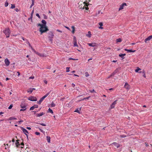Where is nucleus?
I'll return each instance as SVG.
<instances>
[{
  "mask_svg": "<svg viewBox=\"0 0 152 152\" xmlns=\"http://www.w3.org/2000/svg\"><path fill=\"white\" fill-rule=\"evenodd\" d=\"M86 76V77H87L89 76V74L87 72H86L85 73Z\"/></svg>",
  "mask_w": 152,
  "mask_h": 152,
  "instance_id": "nucleus-55",
  "label": "nucleus"
},
{
  "mask_svg": "<svg viewBox=\"0 0 152 152\" xmlns=\"http://www.w3.org/2000/svg\"><path fill=\"white\" fill-rule=\"evenodd\" d=\"M39 124L43 126H46V124L43 123H39Z\"/></svg>",
  "mask_w": 152,
  "mask_h": 152,
  "instance_id": "nucleus-50",
  "label": "nucleus"
},
{
  "mask_svg": "<svg viewBox=\"0 0 152 152\" xmlns=\"http://www.w3.org/2000/svg\"><path fill=\"white\" fill-rule=\"evenodd\" d=\"M126 54L125 53H124V54H119V56L121 58H122V59H124V56H126Z\"/></svg>",
  "mask_w": 152,
  "mask_h": 152,
  "instance_id": "nucleus-18",
  "label": "nucleus"
},
{
  "mask_svg": "<svg viewBox=\"0 0 152 152\" xmlns=\"http://www.w3.org/2000/svg\"><path fill=\"white\" fill-rule=\"evenodd\" d=\"M4 62L6 66H8L10 65V62L8 58H6L5 59Z\"/></svg>",
  "mask_w": 152,
  "mask_h": 152,
  "instance_id": "nucleus-6",
  "label": "nucleus"
},
{
  "mask_svg": "<svg viewBox=\"0 0 152 152\" xmlns=\"http://www.w3.org/2000/svg\"><path fill=\"white\" fill-rule=\"evenodd\" d=\"M83 4H84V6H83V7L82 8V6L80 7V6H79L80 8H82V9H85L86 10H87L88 9V4L85 1L83 3Z\"/></svg>",
  "mask_w": 152,
  "mask_h": 152,
  "instance_id": "nucleus-3",
  "label": "nucleus"
},
{
  "mask_svg": "<svg viewBox=\"0 0 152 152\" xmlns=\"http://www.w3.org/2000/svg\"><path fill=\"white\" fill-rule=\"evenodd\" d=\"M73 42H74V47H78V45L77 44V40L76 38L75 37H74L73 38Z\"/></svg>",
  "mask_w": 152,
  "mask_h": 152,
  "instance_id": "nucleus-5",
  "label": "nucleus"
},
{
  "mask_svg": "<svg viewBox=\"0 0 152 152\" xmlns=\"http://www.w3.org/2000/svg\"><path fill=\"white\" fill-rule=\"evenodd\" d=\"M50 91L48 93H47L46 94H45V96H44L46 98V97H47L50 94Z\"/></svg>",
  "mask_w": 152,
  "mask_h": 152,
  "instance_id": "nucleus-44",
  "label": "nucleus"
},
{
  "mask_svg": "<svg viewBox=\"0 0 152 152\" xmlns=\"http://www.w3.org/2000/svg\"><path fill=\"white\" fill-rule=\"evenodd\" d=\"M21 129L23 133L25 134L27 133H28V131L25 129H24L23 127H22Z\"/></svg>",
  "mask_w": 152,
  "mask_h": 152,
  "instance_id": "nucleus-12",
  "label": "nucleus"
},
{
  "mask_svg": "<svg viewBox=\"0 0 152 152\" xmlns=\"http://www.w3.org/2000/svg\"><path fill=\"white\" fill-rule=\"evenodd\" d=\"M120 137L122 138H124L126 137V136L125 135H121Z\"/></svg>",
  "mask_w": 152,
  "mask_h": 152,
  "instance_id": "nucleus-48",
  "label": "nucleus"
},
{
  "mask_svg": "<svg viewBox=\"0 0 152 152\" xmlns=\"http://www.w3.org/2000/svg\"><path fill=\"white\" fill-rule=\"evenodd\" d=\"M116 42H121L122 41V39L121 38H118L116 40Z\"/></svg>",
  "mask_w": 152,
  "mask_h": 152,
  "instance_id": "nucleus-28",
  "label": "nucleus"
},
{
  "mask_svg": "<svg viewBox=\"0 0 152 152\" xmlns=\"http://www.w3.org/2000/svg\"><path fill=\"white\" fill-rule=\"evenodd\" d=\"M35 134L37 135H40V133L39 132H36L35 133Z\"/></svg>",
  "mask_w": 152,
  "mask_h": 152,
  "instance_id": "nucleus-41",
  "label": "nucleus"
},
{
  "mask_svg": "<svg viewBox=\"0 0 152 152\" xmlns=\"http://www.w3.org/2000/svg\"><path fill=\"white\" fill-rule=\"evenodd\" d=\"M51 105V107H54L56 105L53 102H52Z\"/></svg>",
  "mask_w": 152,
  "mask_h": 152,
  "instance_id": "nucleus-35",
  "label": "nucleus"
},
{
  "mask_svg": "<svg viewBox=\"0 0 152 152\" xmlns=\"http://www.w3.org/2000/svg\"><path fill=\"white\" fill-rule=\"evenodd\" d=\"M69 69L70 68L69 67H66V72H69Z\"/></svg>",
  "mask_w": 152,
  "mask_h": 152,
  "instance_id": "nucleus-37",
  "label": "nucleus"
},
{
  "mask_svg": "<svg viewBox=\"0 0 152 152\" xmlns=\"http://www.w3.org/2000/svg\"><path fill=\"white\" fill-rule=\"evenodd\" d=\"M71 28L72 29V32L73 34H74L75 32V28L74 26H72Z\"/></svg>",
  "mask_w": 152,
  "mask_h": 152,
  "instance_id": "nucleus-26",
  "label": "nucleus"
},
{
  "mask_svg": "<svg viewBox=\"0 0 152 152\" xmlns=\"http://www.w3.org/2000/svg\"><path fill=\"white\" fill-rule=\"evenodd\" d=\"M26 108H24V109H21L20 110V111H25L26 110Z\"/></svg>",
  "mask_w": 152,
  "mask_h": 152,
  "instance_id": "nucleus-58",
  "label": "nucleus"
},
{
  "mask_svg": "<svg viewBox=\"0 0 152 152\" xmlns=\"http://www.w3.org/2000/svg\"><path fill=\"white\" fill-rule=\"evenodd\" d=\"M20 107L21 108L23 109L26 108V106L25 105L24 102H22L20 105Z\"/></svg>",
  "mask_w": 152,
  "mask_h": 152,
  "instance_id": "nucleus-11",
  "label": "nucleus"
},
{
  "mask_svg": "<svg viewBox=\"0 0 152 152\" xmlns=\"http://www.w3.org/2000/svg\"><path fill=\"white\" fill-rule=\"evenodd\" d=\"M115 105H113V104H112L111 105V108H113L114 107H115Z\"/></svg>",
  "mask_w": 152,
  "mask_h": 152,
  "instance_id": "nucleus-49",
  "label": "nucleus"
},
{
  "mask_svg": "<svg viewBox=\"0 0 152 152\" xmlns=\"http://www.w3.org/2000/svg\"><path fill=\"white\" fill-rule=\"evenodd\" d=\"M124 86L125 88L126 89L129 90L130 88V86L126 82L125 83Z\"/></svg>",
  "mask_w": 152,
  "mask_h": 152,
  "instance_id": "nucleus-9",
  "label": "nucleus"
},
{
  "mask_svg": "<svg viewBox=\"0 0 152 152\" xmlns=\"http://www.w3.org/2000/svg\"><path fill=\"white\" fill-rule=\"evenodd\" d=\"M50 91L48 93H47L46 94H45V96H44L46 98V97H47L50 94Z\"/></svg>",
  "mask_w": 152,
  "mask_h": 152,
  "instance_id": "nucleus-47",
  "label": "nucleus"
},
{
  "mask_svg": "<svg viewBox=\"0 0 152 152\" xmlns=\"http://www.w3.org/2000/svg\"><path fill=\"white\" fill-rule=\"evenodd\" d=\"M28 100L31 101H37V98L36 97L31 96L29 97Z\"/></svg>",
  "mask_w": 152,
  "mask_h": 152,
  "instance_id": "nucleus-4",
  "label": "nucleus"
},
{
  "mask_svg": "<svg viewBox=\"0 0 152 152\" xmlns=\"http://www.w3.org/2000/svg\"><path fill=\"white\" fill-rule=\"evenodd\" d=\"M34 10H33V11H32L31 13V17H33V15L34 13Z\"/></svg>",
  "mask_w": 152,
  "mask_h": 152,
  "instance_id": "nucleus-56",
  "label": "nucleus"
},
{
  "mask_svg": "<svg viewBox=\"0 0 152 152\" xmlns=\"http://www.w3.org/2000/svg\"><path fill=\"white\" fill-rule=\"evenodd\" d=\"M34 78V77L33 76H31L29 77V79H33Z\"/></svg>",
  "mask_w": 152,
  "mask_h": 152,
  "instance_id": "nucleus-62",
  "label": "nucleus"
},
{
  "mask_svg": "<svg viewBox=\"0 0 152 152\" xmlns=\"http://www.w3.org/2000/svg\"><path fill=\"white\" fill-rule=\"evenodd\" d=\"M31 49L32 50L34 51L35 53H36L37 52H36V51L32 47H31Z\"/></svg>",
  "mask_w": 152,
  "mask_h": 152,
  "instance_id": "nucleus-42",
  "label": "nucleus"
},
{
  "mask_svg": "<svg viewBox=\"0 0 152 152\" xmlns=\"http://www.w3.org/2000/svg\"><path fill=\"white\" fill-rule=\"evenodd\" d=\"M99 25L100 26H103V23L102 22H100L99 23Z\"/></svg>",
  "mask_w": 152,
  "mask_h": 152,
  "instance_id": "nucleus-59",
  "label": "nucleus"
},
{
  "mask_svg": "<svg viewBox=\"0 0 152 152\" xmlns=\"http://www.w3.org/2000/svg\"><path fill=\"white\" fill-rule=\"evenodd\" d=\"M50 91L48 93H47L46 94H45V96H44L46 98V97H47L50 94Z\"/></svg>",
  "mask_w": 152,
  "mask_h": 152,
  "instance_id": "nucleus-45",
  "label": "nucleus"
},
{
  "mask_svg": "<svg viewBox=\"0 0 152 152\" xmlns=\"http://www.w3.org/2000/svg\"><path fill=\"white\" fill-rule=\"evenodd\" d=\"M143 77H146L145 75V73L144 70L143 71Z\"/></svg>",
  "mask_w": 152,
  "mask_h": 152,
  "instance_id": "nucleus-61",
  "label": "nucleus"
},
{
  "mask_svg": "<svg viewBox=\"0 0 152 152\" xmlns=\"http://www.w3.org/2000/svg\"><path fill=\"white\" fill-rule=\"evenodd\" d=\"M32 18H33V17H31V16L30 17V18H28V20H31V21H32Z\"/></svg>",
  "mask_w": 152,
  "mask_h": 152,
  "instance_id": "nucleus-57",
  "label": "nucleus"
},
{
  "mask_svg": "<svg viewBox=\"0 0 152 152\" xmlns=\"http://www.w3.org/2000/svg\"><path fill=\"white\" fill-rule=\"evenodd\" d=\"M141 70V69L138 67H137V69L135 70V71L136 72H138V71Z\"/></svg>",
  "mask_w": 152,
  "mask_h": 152,
  "instance_id": "nucleus-32",
  "label": "nucleus"
},
{
  "mask_svg": "<svg viewBox=\"0 0 152 152\" xmlns=\"http://www.w3.org/2000/svg\"><path fill=\"white\" fill-rule=\"evenodd\" d=\"M3 32L6 35V37L7 38L9 37L10 32L9 28L5 29L3 31Z\"/></svg>",
  "mask_w": 152,
  "mask_h": 152,
  "instance_id": "nucleus-2",
  "label": "nucleus"
},
{
  "mask_svg": "<svg viewBox=\"0 0 152 152\" xmlns=\"http://www.w3.org/2000/svg\"><path fill=\"white\" fill-rule=\"evenodd\" d=\"M30 91H28V92H29L31 94L32 93V92L33 90H35V88H30Z\"/></svg>",
  "mask_w": 152,
  "mask_h": 152,
  "instance_id": "nucleus-21",
  "label": "nucleus"
},
{
  "mask_svg": "<svg viewBox=\"0 0 152 152\" xmlns=\"http://www.w3.org/2000/svg\"><path fill=\"white\" fill-rule=\"evenodd\" d=\"M44 114V113L43 112H42L40 113H37L36 114V116L37 117H39L43 115Z\"/></svg>",
  "mask_w": 152,
  "mask_h": 152,
  "instance_id": "nucleus-16",
  "label": "nucleus"
},
{
  "mask_svg": "<svg viewBox=\"0 0 152 152\" xmlns=\"http://www.w3.org/2000/svg\"><path fill=\"white\" fill-rule=\"evenodd\" d=\"M42 23L43 24H42V25H44L43 26H46V21L44 20H42V21H41Z\"/></svg>",
  "mask_w": 152,
  "mask_h": 152,
  "instance_id": "nucleus-17",
  "label": "nucleus"
},
{
  "mask_svg": "<svg viewBox=\"0 0 152 152\" xmlns=\"http://www.w3.org/2000/svg\"><path fill=\"white\" fill-rule=\"evenodd\" d=\"M88 34L87 35V36H88L89 37H91V35L90 31H89L88 32Z\"/></svg>",
  "mask_w": 152,
  "mask_h": 152,
  "instance_id": "nucleus-34",
  "label": "nucleus"
},
{
  "mask_svg": "<svg viewBox=\"0 0 152 152\" xmlns=\"http://www.w3.org/2000/svg\"><path fill=\"white\" fill-rule=\"evenodd\" d=\"M124 50L125 51H128V52H134L135 51V50H132L127 49H126V48L124 49Z\"/></svg>",
  "mask_w": 152,
  "mask_h": 152,
  "instance_id": "nucleus-20",
  "label": "nucleus"
},
{
  "mask_svg": "<svg viewBox=\"0 0 152 152\" xmlns=\"http://www.w3.org/2000/svg\"><path fill=\"white\" fill-rule=\"evenodd\" d=\"M11 7H10L11 9H13L15 7V5L14 4H11Z\"/></svg>",
  "mask_w": 152,
  "mask_h": 152,
  "instance_id": "nucleus-30",
  "label": "nucleus"
},
{
  "mask_svg": "<svg viewBox=\"0 0 152 152\" xmlns=\"http://www.w3.org/2000/svg\"><path fill=\"white\" fill-rule=\"evenodd\" d=\"M43 16H44V19H47V18H48L47 16L46 15H45V14H44L43 15Z\"/></svg>",
  "mask_w": 152,
  "mask_h": 152,
  "instance_id": "nucleus-39",
  "label": "nucleus"
},
{
  "mask_svg": "<svg viewBox=\"0 0 152 152\" xmlns=\"http://www.w3.org/2000/svg\"><path fill=\"white\" fill-rule=\"evenodd\" d=\"M38 26H40V28L39 29H41V28H43V27L44 25H42V24H41L40 23H39L38 24Z\"/></svg>",
  "mask_w": 152,
  "mask_h": 152,
  "instance_id": "nucleus-27",
  "label": "nucleus"
},
{
  "mask_svg": "<svg viewBox=\"0 0 152 152\" xmlns=\"http://www.w3.org/2000/svg\"><path fill=\"white\" fill-rule=\"evenodd\" d=\"M19 140H17L16 142L15 143V144L16 145V146L17 147H18V145L19 144Z\"/></svg>",
  "mask_w": 152,
  "mask_h": 152,
  "instance_id": "nucleus-33",
  "label": "nucleus"
},
{
  "mask_svg": "<svg viewBox=\"0 0 152 152\" xmlns=\"http://www.w3.org/2000/svg\"><path fill=\"white\" fill-rule=\"evenodd\" d=\"M15 10L17 12H18L19 11V10H18V9L17 8H15Z\"/></svg>",
  "mask_w": 152,
  "mask_h": 152,
  "instance_id": "nucleus-63",
  "label": "nucleus"
},
{
  "mask_svg": "<svg viewBox=\"0 0 152 152\" xmlns=\"http://www.w3.org/2000/svg\"><path fill=\"white\" fill-rule=\"evenodd\" d=\"M50 136H47V142L48 143L50 142Z\"/></svg>",
  "mask_w": 152,
  "mask_h": 152,
  "instance_id": "nucleus-22",
  "label": "nucleus"
},
{
  "mask_svg": "<svg viewBox=\"0 0 152 152\" xmlns=\"http://www.w3.org/2000/svg\"><path fill=\"white\" fill-rule=\"evenodd\" d=\"M127 5L126 3H123L121 5H120V7L119 9V10H121L123 9L124 7L125 6H126Z\"/></svg>",
  "mask_w": 152,
  "mask_h": 152,
  "instance_id": "nucleus-8",
  "label": "nucleus"
},
{
  "mask_svg": "<svg viewBox=\"0 0 152 152\" xmlns=\"http://www.w3.org/2000/svg\"><path fill=\"white\" fill-rule=\"evenodd\" d=\"M50 91L48 93H47L46 94H45V96H44L46 98V97H47L50 94Z\"/></svg>",
  "mask_w": 152,
  "mask_h": 152,
  "instance_id": "nucleus-43",
  "label": "nucleus"
},
{
  "mask_svg": "<svg viewBox=\"0 0 152 152\" xmlns=\"http://www.w3.org/2000/svg\"><path fill=\"white\" fill-rule=\"evenodd\" d=\"M17 119L16 118L14 117H10V118H9V119L10 120H15V119Z\"/></svg>",
  "mask_w": 152,
  "mask_h": 152,
  "instance_id": "nucleus-38",
  "label": "nucleus"
},
{
  "mask_svg": "<svg viewBox=\"0 0 152 152\" xmlns=\"http://www.w3.org/2000/svg\"><path fill=\"white\" fill-rule=\"evenodd\" d=\"M50 91L48 93H47L46 94H45V96H44L46 98V97H47L50 94Z\"/></svg>",
  "mask_w": 152,
  "mask_h": 152,
  "instance_id": "nucleus-46",
  "label": "nucleus"
},
{
  "mask_svg": "<svg viewBox=\"0 0 152 152\" xmlns=\"http://www.w3.org/2000/svg\"><path fill=\"white\" fill-rule=\"evenodd\" d=\"M118 72V69H115L111 75H110V76H113L116 73H117Z\"/></svg>",
  "mask_w": 152,
  "mask_h": 152,
  "instance_id": "nucleus-15",
  "label": "nucleus"
},
{
  "mask_svg": "<svg viewBox=\"0 0 152 152\" xmlns=\"http://www.w3.org/2000/svg\"><path fill=\"white\" fill-rule=\"evenodd\" d=\"M152 38V35L150 36L145 39V42L146 43L148 41L150 40Z\"/></svg>",
  "mask_w": 152,
  "mask_h": 152,
  "instance_id": "nucleus-14",
  "label": "nucleus"
},
{
  "mask_svg": "<svg viewBox=\"0 0 152 152\" xmlns=\"http://www.w3.org/2000/svg\"><path fill=\"white\" fill-rule=\"evenodd\" d=\"M69 60H76L75 59H74L73 58H69V59H68Z\"/></svg>",
  "mask_w": 152,
  "mask_h": 152,
  "instance_id": "nucleus-51",
  "label": "nucleus"
},
{
  "mask_svg": "<svg viewBox=\"0 0 152 152\" xmlns=\"http://www.w3.org/2000/svg\"><path fill=\"white\" fill-rule=\"evenodd\" d=\"M36 54H37L39 56H41V57H43L44 56L43 55H42L41 54H40L38 52H37Z\"/></svg>",
  "mask_w": 152,
  "mask_h": 152,
  "instance_id": "nucleus-31",
  "label": "nucleus"
},
{
  "mask_svg": "<svg viewBox=\"0 0 152 152\" xmlns=\"http://www.w3.org/2000/svg\"><path fill=\"white\" fill-rule=\"evenodd\" d=\"M117 101V100H115V101H114L113 102V103H112L113 104V105H115V104H116V102Z\"/></svg>",
  "mask_w": 152,
  "mask_h": 152,
  "instance_id": "nucleus-53",
  "label": "nucleus"
},
{
  "mask_svg": "<svg viewBox=\"0 0 152 152\" xmlns=\"http://www.w3.org/2000/svg\"><path fill=\"white\" fill-rule=\"evenodd\" d=\"M48 112L52 114L53 113V112L52 110H51L50 108H49L48 111Z\"/></svg>",
  "mask_w": 152,
  "mask_h": 152,
  "instance_id": "nucleus-24",
  "label": "nucleus"
},
{
  "mask_svg": "<svg viewBox=\"0 0 152 152\" xmlns=\"http://www.w3.org/2000/svg\"><path fill=\"white\" fill-rule=\"evenodd\" d=\"M25 41H26L27 44H28L29 45V46L31 48V47H32L30 45L29 42L28 41V40L27 39H26Z\"/></svg>",
  "mask_w": 152,
  "mask_h": 152,
  "instance_id": "nucleus-25",
  "label": "nucleus"
},
{
  "mask_svg": "<svg viewBox=\"0 0 152 152\" xmlns=\"http://www.w3.org/2000/svg\"><path fill=\"white\" fill-rule=\"evenodd\" d=\"M49 36L48 38H53L54 36V35L52 31H50L48 33Z\"/></svg>",
  "mask_w": 152,
  "mask_h": 152,
  "instance_id": "nucleus-7",
  "label": "nucleus"
},
{
  "mask_svg": "<svg viewBox=\"0 0 152 152\" xmlns=\"http://www.w3.org/2000/svg\"><path fill=\"white\" fill-rule=\"evenodd\" d=\"M38 105L36 104H34L33 106H32L30 108V110H33L35 108H38Z\"/></svg>",
  "mask_w": 152,
  "mask_h": 152,
  "instance_id": "nucleus-10",
  "label": "nucleus"
},
{
  "mask_svg": "<svg viewBox=\"0 0 152 152\" xmlns=\"http://www.w3.org/2000/svg\"><path fill=\"white\" fill-rule=\"evenodd\" d=\"M43 27L42 28L39 29V31L41 32V34H42L43 33L46 32L49 30L47 26H43Z\"/></svg>",
  "mask_w": 152,
  "mask_h": 152,
  "instance_id": "nucleus-1",
  "label": "nucleus"
},
{
  "mask_svg": "<svg viewBox=\"0 0 152 152\" xmlns=\"http://www.w3.org/2000/svg\"><path fill=\"white\" fill-rule=\"evenodd\" d=\"M49 38V40L52 42V41H53V39H52L53 38Z\"/></svg>",
  "mask_w": 152,
  "mask_h": 152,
  "instance_id": "nucleus-54",
  "label": "nucleus"
},
{
  "mask_svg": "<svg viewBox=\"0 0 152 152\" xmlns=\"http://www.w3.org/2000/svg\"><path fill=\"white\" fill-rule=\"evenodd\" d=\"M13 104H11V105H10V106L8 107V109H11L12 108V107H13Z\"/></svg>",
  "mask_w": 152,
  "mask_h": 152,
  "instance_id": "nucleus-40",
  "label": "nucleus"
},
{
  "mask_svg": "<svg viewBox=\"0 0 152 152\" xmlns=\"http://www.w3.org/2000/svg\"><path fill=\"white\" fill-rule=\"evenodd\" d=\"M43 99L41 98L39 101L37 102L39 104H41L42 102L43 101Z\"/></svg>",
  "mask_w": 152,
  "mask_h": 152,
  "instance_id": "nucleus-23",
  "label": "nucleus"
},
{
  "mask_svg": "<svg viewBox=\"0 0 152 152\" xmlns=\"http://www.w3.org/2000/svg\"><path fill=\"white\" fill-rule=\"evenodd\" d=\"M112 144L117 148H118L119 147V145L117 143L114 142H113Z\"/></svg>",
  "mask_w": 152,
  "mask_h": 152,
  "instance_id": "nucleus-19",
  "label": "nucleus"
},
{
  "mask_svg": "<svg viewBox=\"0 0 152 152\" xmlns=\"http://www.w3.org/2000/svg\"><path fill=\"white\" fill-rule=\"evenodd\" d=\"M44 82L46 84H47L48 83V81L46 80H44Z\"/></svg>",
  "mask_w": 152,
  "mask_h": 152,
  "instance_id": "nucleus-60",
  "label": "nucleus"
},
{
  "mask_svg": "<svg viewBox=\"0 0 152 152\" xmlns=\"http://www.w3.org/2000/svg\"><path fill=\"white\" fill-rule=\"evenodd\" d=\"M88 45L92 47H94L96 46L97 45V44L96 43H88Z\"/></svg>",
  "mask_w": 152,
  "mask_h": 152,
  "instance_id": "nucleus-13",
  "label": "nucleus"
},
{
  "mask_svg": "<svg viewBox=\"0 0 152 152\" xmlns=\"http://www.w3.org/2000/svg\"><path fill=\"white\" fill-rule=\"evenodd\" d=\"M9 5V3L8 2H7V1L5 4H4V6L5 7H7V6H8Z\"/></svg>",
  "mask_w": 152,
  "mask_h": 152,
  "instance_id": "nucleus-29",
  "label": "nucleus"
},
{
  "mask_svg": "<svg viewBox=\"0 0 152 152\" xmlns=\"http://www.w3.org/2000/svg\"><path fill=\"white\" fill-rule=\"evenodd\" d=\"M36 15L39 18H40V17L39 15V14L38 13H37L36 14Z\"/></svg>",
  "mask_w": 152,
  "mask_h": 152,
  "instance_id": "nucleus-52",
  "label": "nucleus"
},
{
  "mask_svg": "<svg viewBox=\"0 0 152 152\" xmlns=\"http://www.w3.org/2000/svg\"><path fill=\"white\" fill-rule=\"evenodd\" d=\"M90 91L91 93H93L95 91L94 89H93L91 90H90Z\"/></svg>",
  "mask_w": 152,
  "mask_h": 152,
  "instance_id": "nucleus-64",
  "label": "nucleus"
},
{
  "mask_svg": "<svg viewBox=\"0 0 152 152\" xmlns=\"http://www.w3.org/2000/svg\"><path fill=\"white\" fill-rule=\"evenodd\" d=\"M75 112H77V113H78L79 114H80V111H79V110H78V108H77L76 109V110L75 111Z\"/></svg>",
  "mask_w": 152,
  "mask_h": 152,
  "instance_id": "nucleus-36",
  "label": "nucleus"
}]
</instances>
